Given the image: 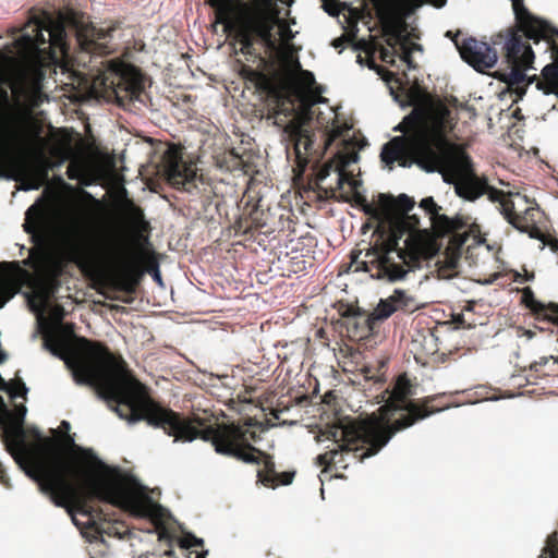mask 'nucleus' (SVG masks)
I'll use <instances>...</instances> for the list:
<instances>
[{"instance_id": "4be33fe9", "label": "nucleus", "mask_w": 558, "mask_h": 558, "mask_svg": "<svg viewBox=\"0 0 558 558\" xmlns=\"http://www.w3.org/2000/svg\"><path fill=\"white\" fill-rule=\"evenodd\" d=\"M117 27L114 25L108 28H96L95 26L87 27L77 33V41L83 51L92 54L106 56L111 53L108 46L109 39L112 37V32Z\"/></svg>"}, {"instance_id": "58836bf2", "label": "nucleus", "mask_w": 558, "mask_h": 558, "mask_svg": "<svg viewBox=\"0 0 558 558\" xmlns=\"http://www.w3.org/2000/svg\"><path fill=\"white\" fill-rule=\"evenodd\" d=\"M300 80L306 87H312L315 84L314 74L307 70H301Z\"/></svg>"}, {"instance_id": "423d86ee", "label": "nucleus", "mask_w": 558, "mask_h": 558, "mask_svg": "<svg viewBox=\"0 0 558 558\" xmlns=\"http://www.w3.org/2000/svg\"><path fill=\"white\" fill-rule=\"evenodd\" d=\"M386 401V407L395 411H405L393 422H385L379 417L364 420L360 430L366 437L379 438L377 450H381L395 434L413 426L415 423L450 408L451 403L446 393L426 396L411 400L414 395L413 385L407 374L397 377Z\"/></svg>"}, {"instance_id": "09e8293b", "label": "nucleus", "mask_w": 558, "mask_h": 558, "mask_svg": "<svg viewBox=\"0 0 558 558\" xmlns=\"http://www.w3.org/2000/svg\"><path fill=\"white\" fill-rule=\"evenodd\" d=\"M475 301H468L466 305L464 306V311L472 312L475 307Z\"/></svg>"}, {"instance_id": "e433bc0d", "label": "nucleus", "mask_w": 558, "mask_h": 558, "mask_svg": "<svg viewBox=\"0 0 558 558\" xmlns=\"http://www.w3.org/2000/svg\"><path fill=\"white\" fill-rule=\"evenodd\" d=\"M295 476V472L286 471L277 473V482L279 485H290Z\"/></svg>"}, {"instance_id": "f03ea898", "label": "nucleus", "mask_w": 558, "mask_h": 558, "mask_svg": "<svg viewBox=\"0 0 558 558\" xmlns=\"http://www.w3.org/2000/svg\"><path fill=\"white\" fill-rule=\"evenodd\" d=\"M101 472L92 478L75 482L69 477L60 460L40 459L36 462L37 481L40 490L48 495L53 505L64 508L68 513H80L88 518L89 526L100 535L123 538L128 527L120 521L107 520L100 507L90 505L99 500L129 510L140 518H153L159 506L141 492L142 486L117 468L99 462Z\"/></svg>"}, {"instance_id": "5fc2aeb1", "label": "nucleus", "mask_w": 558, "mask_h": 558, "mask_svg": "<svg viewBox=\"0 0 558 558\" xmlns=\"http://www.w3.org/2000/svg\"><path fill=\"white\" fill-rule=\"evenodd\" d=\"M549 245L555 253H558V240H554Z\"/></svg>"}, {"instance_id": "8fccbe9b", "label": "nucleus", "mask_w": 558, "mask_h": 558, "mask_svg": "<svg viewBox=\"0 0 558 558\" xmlns=\"http://www.w3.org/2000/svg\"><path fill=\"white\" fill-rule=\"evenodd\" d=\"M207 554H208L207 550H202V551L195 550V557L194 558H206Z\"/></svg>"}, {"instance_id": "393cba45", "label": "nucleus", "mask_w": 558, "mask_h": 558, "mask_svg": "<svg viewBox=\"0 0 558 558\" xmlns=\"http://www.w3.org/2000/svg\"><path fill=\"white\" fill-rule=\"evenodd\" d=\"M244 73H247V77L253 78H259L263 81V88L267 90L270 98L274 99L276 107L279 111H282V106L286 104L288 97L286 96L282 88L276 86L274 83H271L264 74L251 69V68H244Z\"/></svg>"}, {"instance_id": "864d4df0", "label": "nucleus", "mask_w": 558, "mask_h": 558, "mask_svg": "<svg viewBox=\"0 0 558 558\" xmlns=\"http://www.w3.org/2000/svg\"><path fill=\"white\" fill-rule=\"evenodd\" d=\"M68 177H69V179H72V180L76 178L72 166H70L68 169Z\"/></svg>"}, {"instance_id": "79ce46f5", "label": "nucleus", "mask_w": 558, "mask_h": 558, "mask_svg": "<svg viewBox=\"0 0 558 558\" xmlns=\"http://www.w3.org/2000/svg\"><path fill=\"white\" fill-rule=\"evenodd\" d=\"M83 197L93 204V207L95 210H98L100 208V206H101L100 202L97 198H95L92 194H89L88 192L84 191Z\"/></svg>"}, {"instance_id": "412c9836", "label": "nucleus", "mask_w": 558, "mask_h": 558, "mask_svg": "<svg viewBox=\"0 0 558 558\" xmlns=\"http://www.w3.org/2000/svg\"><path fill=\"white\" fill-rule=\"evenodd\" d=\"M283 134L286 141L289 143L287 147L288 150L290 146H292L295 162L303 171L310 161L308 156L314 147V133L305 129L301 121L291 120L284 126Z\"/></svg>"}, {"instance_id": "680f3d73", "label": "nucleus", "mask_w": 558, "mask_h": 558, "mask_svg": "<svg viewBox=\"0 0 558 558\" xmlns=\"http://www.w3.org/2000/svg\"><path fill=\"white\" fill-rule=\"evenodd\" d=\"M357 62L361 63V64L363 63L362 56H357Z\"/></svg>"}, {"instance_id": "a18cd8bd", "label": "nucleus", "mask_w": 558, "mask_h": 558, "mask_svg": "<svg viewBox=\"0 0 558 558\" xmlns=\"http://www.w3.org/2000/svg\"><path fill=\"white\" fill-rule=\"evenodd\" d=\"M456 322L458 324L462 325L463 327H468V328H471L472 326H474V324H472V323H468V324L465 323L463 314L457 315Z\"/></svg>"}, {"instance_id": "c85d7f7f", "label": "nucleus", "mask_w": 558, "mask_h": 558, "mask_svg": "<svg viewBox=\"0 0 558 558\" xmlns=\"http://www.w3.org/2000/svg\"><path fill=\"white\" fill-rule=\"evenodd\" d=\"M345 183L350 185V190L352 192V199L354 201V203L356 205L362 206L366 214L376 216L378 213V209L373 207L372 205H369L367 203L366 197L356 190V182L352 178L348 177V180L345 181Z\"/></svg>"}, {"instance_id": "72a5a7b5", "label": "nucleus", "mask_w": 558, "mask_h": 558, "mask_svg": "<svg viewBox=\"0 0 558 558\" xmlns=\"http://www.w3.org/2000/svg\"><path fill=\"white\" fill-rule=\"evenodd\" d=\"M258 207L259 204L250 213L251 228L256 230L263 229L267 225L266 219L263 218L264 213H259Z\"/></svg>"}, {"instance_id": "c03bdc74", "label": "nucleus", "mask_w": 558, "mask_h": 558, "mask_svg": "<svg viewBox=\"0 0 558 558\" xmlns=\"http://www.w3.org/2000/svg\"><path fill=\"white\" fill-rule=\"evenodd\" d=\"M549 360L547 357L541 359L538 362H534L530 368L535 372H539L541 366L545 365Z\"/></svg>"}, {"instance_id": "20e7f679", "label": "nucleus", "mask_w": 558, "mask_h": 558, "mask_svg": "<svg viewBox=\"0 0 558 558\" xmlns=\"http://www.w3.org/2000/svg\"><path fill=\"white\" fill-rule=\"evenodd\" d=\"M393 130L403 135L391 138L381 148L380 159L388 170L398 162L402 168L416 165L426 172H442L444 161L450 158L451 142L439 122L415 108Z\"/></svg>"}, {"instance_id": "4468645a", "label": "nucleus", "mask_w": 558, "mask_h": 558, "mask_svg": "<svg viewBox=\"0 0 558 558\" xmlns=\"http://www.w3.org/2000/svg\"><path fill=\"white\" fill-rule=\"evenodd\" d=\"M60 428L65 434L64 438H63L64 444L66 446H70L74 452L80 453V458H78V460L81 462L80 470H74V469L70 468L69 463L65 462L63 459H61V457L59 454L56 453L54 441L50 438H46L43 440V456L34 458L32 472H28V474L38 483V481L36 478V476H37L36 462L40 459L60 460L65 465V468L68 470L69 477L75 482L84 481V478H92V477L96 476V474L98 472H101L99 462H102V461L99 460L93 453V451L90 449H85V448H82V447L75 445L74 438L71 435H69V430L71 428L70 423L68 421H62L60 424Z\"/></svg>"}, {"instance_id": "603ef678", "label": "nucleus", "mask_w": 558, "mask_h": 558, "mask_svg": "<svg viewBox=\"0 0 558 558\" xmlns=\"http://www.w3.org/2000/svg\"><path fill=\"white\" fill-rule=\"evenodd\" d=\"M448 259H449V260H448V266H449L450 268H456V266H457V258H456V257H450V258H448Z\"/></svg>"}, {"instance_id": "49530a36", "label": "nucleus", "mask_w": 558, "mask_h": 558, "mask_svg": "<svg viewBox=\"0 0 558 558\" xmlns=\"http://www.w3.org/2000/svg\"><path fill=\"white\" fill-rule=\"evenodd\" d=\"M367 66L369 69L375 70L376 72H378V68H380L381 65H378V64L375 63V61L373 59V54H368Z\"/></svg>"}, {"instance_id": "c9c22d12", "label": "nucleus", "mask_w": 558, "mask_h": 558, "mask_svg": "<svg viewBox=\"0 0 558 558\" xmlns=\"http://www.w3.org/2000/svg\"><path fill=\"white\" fill-rule=\"evenodd\" d=\"M129 216L134 223H140L144 220V213L141 207L129 202Z\"/></svg>"}, {"instance_id": "2f4dec72", "label": "nucleus", "mask_w": 558, "mask_h": 558, "mask_svg": "<svg viewBox=\"0 0 558 558\" xmlns=\"http://www.w3.org/2000/svg\"><path fill=\"white\" fill-rule=\"evenodd\" d=\"M178 538H180V537L173 535L172 533H170L165 527L159 531L158 539L166 542L168 544V546L170 547L168 550L165 551V555H167V556H173L174 555L172 546H173L174 543L178 544Z\"/></svg>"}, {"instance_id": "7c9ffc66", "label": "nucleus", "mask_w": 558, "mask_h": 558, "mask_svg": "<svg viewBox=\"0 0 558 558\" xmlns=\"http://www.w3.org/2000/svg\"><path fill=\"white\" fill-rule=\"evenodd\" d=\"M397 312L393 302H390V296L381 299L374 311V315L377 319H386Z\"/></svg>"}, {"instance_id": "7ed1b4c3", "label": "nucleus", "mask_w": 558, "mask_h": 558, "mask_svg": "<svg viewBox=\"0 0 558 558\" xmlns=\"http://www.w3.org/2000/svg\"><path fill=\"white\" fill-rule=\"evenodd\" d=\"M98 240L90 241L76 226L73 238L66 244L69 259L87 278L132 294L146 271L162 286L159 264L154 255L144 256L110 234H101Z\"/></svg>"}, {"instance_id": "473e14b6", "label": "nucleus", "mask_w": 558, "mask_h": 558, "mask_svg": "<svg viewBox=\"0 0 558 558\" xmlns=\"http://www.w3.org/2000/svg\"><path fill=\"white\" fill-rule=\"evenodd\" d=\"M339 454H341V451L340 450H329L323 454H319L317 457V464L320 465V466H324L325 470L329 469L330 466H332V463L335 462L336 460V457H338Z\"/></svg>"}, {"instance_id": "9d476101", "label": "nucleus", "mask_w": 558, "mask_h": 558, "mask_svg": "<svg viewBox=\"0 0 558 558\" xmlns=\"http://www.w3.org/2000/svg\"><path fill=\"white\" fill-rule=\"evenodd\" d=\"M449 154L450 158L444 161V170L440 173L447 182H450L448 177L456 180V193L470 202L487 195L490 202L498 203L500 206L507 193L490 186L485 177H478L473 169L470 156L460 150L456 144L450 143Z\"/></svg>"}, {"instance_id": "13d9d810", "label": "nucleus", "mask_w": 558, "mask_h": 558, "mask_svg": "<svg viewBox=\"0 0 558 558\" xmlns=\"http://www.w3.org/2000/svg\"><path fill=\"white\" fill-rule=\"evenodd\" d=\"M140 558H156V556L154 554L145 553L141 555Z\"/></svg>"}, {"instance_id": "0eeeda50", "label": "nucleus", "mask_w": 558, "mask_h": 558, "mask_svg": "<svg viewBox=\"0 0 558 558\" xmlns=\"http://www.w3.org/2000/svg\"><path fill=\"white\" fill-rule=\"evenodd\" d=\"M24 231L31 235L34 246L28 257L22 262H4L0 264L5 271L0 275V308L12 299L31 278L25 267L33 269L38 276H57L61 271L60 263L52 256L47 243L45 215L37 205H32L25 214Z\"/></svg>"}, {"instance_id": "cd10ccee", "label": "nucleus", "mask_w": 558, "mask_h": 558, "mask_svg": "<svg viewBox=\"0 0 558 558\" xmlns=\"http://www.w3.org/2000/svg\"><path fill=\"white\" fill-rule=\"evenodd\" d=\"M390 302H393L397 311L413 312L417 308L415 299L401 289H396L393 291V293L390 295Z\"/></svg>"}, {"instance_id": "f8f14e48", "label": "nucleus", "mask_w": 558, "mask_h": 558, "mask_svg": "<svg viewBox=\"0 0 558 558\" xmlns=\"http://www.w3.org/2000/svg\"><path fill=\"white\" fill-rule=\"evenodd\" d=\"M17 49L25 53H43L56 57L57 52L66 54V31L62 20L48 14L32 17L23 27L22 35L15 41Z\"/></svg>"}, {"instance_id": "aec40b11", "label": "nucleus", "mask_w": 558, "mask_h": 558, "mask_svg": "<svg viewBox=\"0 0 558 558\" xmlns=\"http://www.w3.org/2000/svg\"><path fill=\"white\" fill-rule=\"evenodd\" d=\"M458 35L452 37L461 58L473 69L484 73L487 69L494 68L498 60L497 51L487 43L469 37L462 41L458 40Z\"/></svg>"}, {"instance_id": "1a4fd4ad", "label": "nucleus", "mask_w": 558, "mask_h": 558, "mask_svg": "<svg viewBox=\"0 0 558 558\" xmlns=\"http://www.w3.org/2000/svg\"><path fill=\"white\" fill-rule=\"evenodd\" d=\"M430 3L436 8L445 5L446 0H375L374 7L389 50L379 41L373 43V51L380 54L383 62L395 64L396 47L405 38L407 17L417 8Z\"/></svg>"}, {"instance_id": "4d7b16f0", "label": "nucleus", "mask_w": 558, "mask_h": 558, "mask_svg": "<svg viewBox=\"0 0 558 558\" xmlns=\"http://www.w3.org/2000/svg\"><path fill=\"white\" fill-rule=\"evenodd\" d=\"M333 47L338 48L342 45V38H337L332 41Z\"/></svg>"}, {"instance_id": "ddd939ff", "label": "nucleus", "mask_w": 558, "mask_h": 558, "mask_svg": "<svg viewBox=\"0 0 558 558\" xmlns=\"http://www.w3.org/2000/svg\"><path fill=\"white\" fill-rule=\"evenodd\" d=\"M160 172L167 182L175 190L186 192L191 195H207L210 193V185L205 181L203 174L197 173L192 162L183 159V150L178 145H169L160 160Z\"/></svg>"}, {"instance_id": "9b49d317", "label": "nucleus", "mask_w": 558, "mask_h": 558, "mask_svg": "<svg viewBox=\"0 0 558 558\" xmlns=\"http://www.w3.org/2000/svg\"><path fill=\"white\" fill-rule=\"evenodd\" d=\"M16 135L5 133L0 137V178L8 177V169L19 170L28 175L33 184L28 189H38L41 183L48 180L49 171L54 163L47 157L43 145L45 140L37 137V144L27 149V155L14 154Z\"/></svg>"}, {"instance_id": "a19ab883", "label": "nucleus", "mask_w": 558, "mask_h": 558, "mask_svg": "<svg viewBox=\"0 0 558 558\" xmlns=\"http://www.w3.org/2000/svg\"><path fill=\"white\" fill-rule=\"evenodd\" d=\"M323 2V8L325 9L326 12L330 13V14H335L336 13V0H322Z\"/></svg>"}, {"instance_id": "c756f323", "label": "nucleus", "mask_w": 558, "mask_h": 558, "mask_svg": "<svg viewBox=\"0 0 558 558\" xmlns=\"http://www.w3.org/2000/svg\"><path fill=\"white\" fill-rule=\"evenodd\" d=\"M541 557L558 558V531H554L547 536Z\"/></svg>"}, {"instance_id": "3c124183", "label": "nucleus", "mask_w": 558, "mask_h": 558, "mask_svg": "<svg viewBox=\"0 0 558 558\" xmlns=\"http://www.w3.org/2000/svg\"><path fill=\"white\" fill-rule=\"evenodd\" d=\"M338 134L335 133L332 135H329L326 140V143H325V148H327V146H329L331 144V142L333 141V138L337 136Z\"/></svg>"}, {"instance_id": "bf43d9fd", "label": "nucleus", "mask_w": 558, "mask_h": 558, "mask_svg": "<svg viewBox=\"0 0 558 558\" xmlns=\"http://www.w3.org/2000/svg\"><path fill=\"white\" fill-rule=\"evenodd\" d=\"M513 117L517 118V119H521L522 116H521V110L520 109H517L514 112H513Z\"/></svg>"}, {"instance_id": "0e129e2a", "label": "nucleus", "mask_w": 558, "mask_h": 558, "mask_svg": "<svg viewBox=\"0 0 558 558\" xmlns=\"http://www.w3.org/2000/svg\"><path fill=\"white\" fill-rule=\"evenodd\" d=\"M447 36L452 37L451 32H448V33H447Z\"/></svg>"}, {"instance_id": "f3484780", "label": "nucleus", "mask_w": 558, "mask_h": 558, "mask_svg": "<svg viewBox=\"0 0 558 558\" xmlns=\"http://www.w3.org/2000/svg\"><path fill=\"white\" fill-rule=\"evenodd\" d=\"M420 207L429 215L430 225L436 235L445 236L452 234V244L460 251L469 238L465 229L470 226V218L463 215L450 218L440 214L441 207L436 204L432 196L423 198Z\"/></svg>"}, {"instance_id": "a211bd4d", "label": "nucleus", "mask_w": 558, "mask_h": 558, "mask_svg": "<svg viewBox=\"0 0 558 558\" xmlns=\"http://www.w3.org/2000/svg\"><path fill=\"white\" fill-rule=\"evenodd\" d=\"M101 84L105 88H111L117 98H138L142 93L140 78L133 69L121 61L111 60L107 72L101 76Z\"/></svg>"}, {"instance_id": "37998d69", "label": "nucleus", "mask_w": 558, "mask_h": 558, "mask_svg": "<svg viewBox=\"0 0 558 558\" xmlns=\"http://www.w3.org/2000/svg\"><path fill=\"white\" fill-rule=\"evenodd\" d=\"M281 36H282V38H283L284 40H287V41H289V40L293 39V37H294V36H293L292 31H291V29H290V27H289L288 25H286V24H283V25L281 26Z\"/></svg>"}, {"instance_id": "ea45409f", "label": "nucleus", "mask_w": 558, "mask_h": 558, "mask_svg": "<svg viewBox=\"0 0 558 558\" xmlns=\"http://www.w3.org/2000/svg\"><path fill=\"white\" fill-rule=\"evenodd\" d=\"M373 43H377V40L375 38H372L369 41L362 39L357 43L356 47L365 51L367 54H374Z\"/></svg>"}, {"instance_id": "39448f33", "label": "nucleus", "mask_w": 558, "mask_h": 558, "mask_svg": "<svg viewBox=\"0 0 558 558\" xmlns=\"http://www.w3.org/2000/svg\"><path fill=\"white\" fill-rule=\"evenodd\" d=\"M420 219L416 215H403L391 228L390 236L366 250L364 258L352 255L355 270L368 272L373 279L397 282L404 280L410 271L421 268L422 263L432 256V247L420 235L410 233L404 241V247L399 246V240L405 229L415 231Z\"/></svg>"}, {"instance_id": "5701e85b", "label": "nucleus", "mask_w": 558, "mask_h": 558, "mask_svg": "<svg viewBox=\"0 0 558 558\" xmlns=\"http://www.w3.org/2000/svg\"><path fill=\"white\" fill-rule=\"evenodd\" d=\"M522 301L538 323L549 324L553 319L558 320V304H544L537 301L531 288L523 290Z\"/></svg>"}, {"instance_id": "bb28decb", "label": "nucleus", "mask_w": 558, "mask_h": 558, "mask_svg": "<svg viewBox=\"0 0 558 558\" xmlns=\"http://www.w3.org/2000/svg\"><path fill=\"white\" fill-rule=\"evenodd\" d=\"M178 546L180 554L183 558H194L195 550H192V548L203 547L204 541L202 538H197L195 535L191 533H185L183 536L178 538Z\"/></svg>"}, {"instance_id": "052dcab7", "label": "nucleus", "mask_w": 558, "mask_h": 558, "mask_svg": "<svg viewBox=\"0 0 558 558\" xmlns=\"http://www.w3.org/2000/svg\"><path fill=\"white\" fill-rule=\"evenodd\" d=\"M402 59L405 60V61H409L410 60V52L405 51L403 57H402Z\"/></svg>"}, {"instance_id": "4c0bfd02", "label": "nucleus", "mask_w": 558, "mask_h": 558, "mask_svg": "<svg viewBox=\"0 0 558 558\" xmlns=\"http://www.w3.org/2000/svg\"><path fill=\"white\" fill-rule=\"evenodd\" d=\"M377 74H379L380 77L387 83L399 81L396 73L387 70L384 66L378 68Z\"/></svg>"}, {"instance_id": "6e6552de", "label": "nucleus", "mask_w": 558, "mask_h": 558, "mask_svg": "<svg viewBox=\"0 0 558 558\" xmlns=\"http://www.w3.org/2000/svg\"><path fill=\"white\" fill-rule=\"evenodd\" d=\"M205 3L215 11L214 24H221L223 33L241 44V53L251 54L257 40L275 48L274 26L283 24L277 15L244 11L236 0H210Z\"/></svg>"}, {"instance_id": "e2e57ef3", "label": "nucleus", "mask_w": 558, "mask_h": 558, "mask_svg": "<svg viewBox=\"0 0 558 558\" xmlns=\"http://www.w3.org/2000/svg\"><path fill=\"white\" fill-rule=\"evenodd\" d=\"M531 278H534V275L526 276L525 280H530Z\"/></svg>"}, {"instance_id": "dca6fc26", "label": "nucleus", "mask_w": 558, "mask_h": 558, "mask_svg": "<svg viewBox=\"0 0 558 558\" xmlns=\"http://www.w3.org/2000/svg\"><path fill=\"white\" fill-rule=\"evenodd\" d=\"M499 210L504 218L515 229L527 232L531 236L539 233L537 222L541 211L530 204L526 196L508 192L501 202Z\"/></svg>"}, {"instance_id": "de8ad7c7", "label": "nucleus", "mask_w": 558, "mask_h": 558, "mask_svg": "<svg viewBox=\"0 0 558 558\" xmlns=\"http://www.w3.org/2000/svg\"><path fill=\"white\" fill-rule=\"evenodd\" d=\"M45 347L50 350L53 354H57V347L52 345L51 343V340L50 339H45V342H44Z\"/></svg>"}, {"instance_id": "2eb2a0df", "label": "nucleus", "mask_w": 558, "mask_h": 558, "mask_svg": "<svg viewBox=\"0 0 558 558\" xmlns=\"http://www.w3.org/2000/svg\"><path fill=\"white\" fill-rule=\"evenodd\" d=\"M363 424L364 421L354 422L342 427H335L328 432L327 438L332 439L337 444V447L332 450L341 451V454L336 457L332 465L347 469L348 463L344 459L345 454L352 453L354 459L359 462H363L366 458L375 456L380 451L377 449L375 451V448H377L379 442V438L366 437L362 430H360Z\"/></svg>"}, {"instance_id": "6e6d98bb", "label": "nucleus", "mask_w": 558, "mask_h": 558, "mask_svg": "<svg viewBox=\"0 0 558 558\" xmlns=\"http://www.w3.org/2000/svg\"><path fill=\"white\" fill-rule=\"evenodd\" d=\"M111 308L117 311V312H121V313L125 312V307H123L121 305H112Z\"/></svg>"}, {"instance_id": "a878e982", "label": "nucleus", "mask_w": 558, "mask_h": 558, "mask_svg": "<svg viewBox=\"0 0 558 558\" xmlns=\"http://www.w3.org/2000/svg\"><path fill=\"white\" fill-rule=\"evenodd\" d=\"M380 202L383 208L387 213L398 210L402 215L409 214V211H411L415 205L414 199L407 194H400L397 198L392 196L380 195Z\"/></svg>"}, {"instance_id": "f704fd0d", "label": "nucleus", "mask_w": 558, "mask_h": 558, "mask_svg": "<svg viewBox=\"0 0 558 558\" xmlns=\"http://www.w3.org/2000/svg\"><path fill=\"white\" fill-rule=\"evenodd\" d=\"M12 397H24L27 392V388L22 379H15L12 381L10 387L8 386L7 390Z\"/></svg>"}, {"instance_id": "f257e3e1", "label": "nucleus", "mask_w": 558, "mask_h": 558, "mask_svg": "<svg viewBox=\"0 0 558 558\" xmlns=\"http://www.w3.org/2000/svg\"><path fill=\"white\" fill-rule=\"evenodd\" d=\"M83 348L72 363L74 380L93 387L105 400L116 403L114 411L129 423L145 421L162 429L174 441L197 438L209 441L215 451L245 463L259 464L257 478L264 486L278 487L272 457L252 445L256 433L246 424L217 423L213 415L193 413L185 416L155 401L146 388L128 369L125 362L100 342L83 339Z\"/></svg>"}, {"instance_id": "6ab92c4d", "label": "nucleus", "mask_w": 558, "mask_h": 558, "mask_svg": "<svg viewBox=\"0 0 558 558\" xmlns=\"http://www.w3.org/2000/svg\"><path fill=\"white\" fill-rule=\"evenodd\" d=\"M0 426L3 428L2 439L7 451L16 462H21L22 456L28 454L23 418L14 416L7 408L0 396Z\"/></svg>"}, {"instance_id": "b1692460", "label": "nucleus", "mask_w": 558, "mask_h": 558, "mask_svg": "<svg viewBox=\"0 0 558 558\" xmlns=\"http://www.w3.org/2000/svg\"><path fill=\"white\" fill-rule=\"evenodd\" d=\"M356 157L357 156L355 154L351 155L350 158L349 156L339 155L340 160H330L319 169V171L317 172V181L323 182L330 174L331 171H335L337 174L336 189L341 190L349 177L345 173L344 168L350 162L351 159L354 161Z\"/></svg>"}]
</instances>
